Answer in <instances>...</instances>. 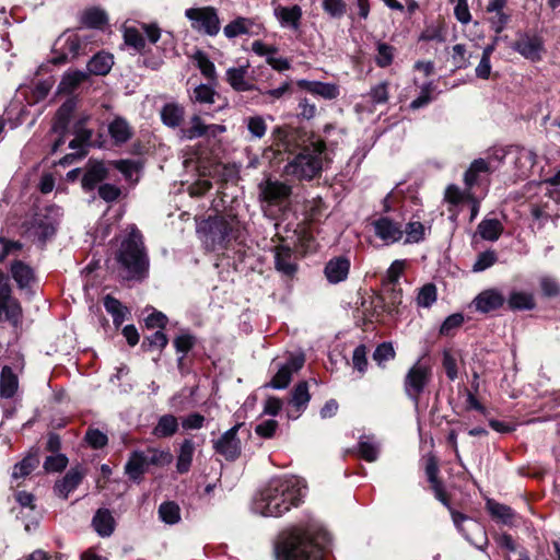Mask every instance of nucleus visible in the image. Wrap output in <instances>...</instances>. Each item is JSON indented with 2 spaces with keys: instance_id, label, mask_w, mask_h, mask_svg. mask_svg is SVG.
<instances>
[{
  "instance_id": "nucleus-1",
  "label": "nucleus",
  "mask_w": 560,
  "mask_h": 560,
  "mask_svg": "<svg viewBox=\"0 0 560 560\" xmlns=\"http://www.w3.org/2000/svg\"><path fill=\"white\" fill-rule=\"evenodd\" d=\"M304 494V487L298 478H275L256 494L252 509L262 516L278 517L299 506Z\"/></svg>"
},
{
  "instance_id": "nucleus-2",
  "label": "nucleus",
  "mask_w": 560,
  "mask_h": 560,
  "mask_svg": "<svg viewBox=\"0 0 560 560\" xmlns=\"http://www.w3.org/2000/svg\"><path fill=\"white\" fill-rule=\"evenodd\" d=\"M115 258L128 280H142L149 270V257L141 232L131 225L120 240Z\"/></svg>"
},
{
  "instance_id": "nucleus-3",
  "label": "nucleus",
  "mask_w": 560,
  "mask_h": 560,
  "mask_svg": "<svg viewBox=\"0 0 560 560\" xmlns=\"http://www.w3.org/2000/svg\"><path fill=\"white\" fill-rule=\"evenodd\" d=\"M326 159V142H310L284 166V174L299 180L318 176Z\"/></svg>"
},
{
  "instance_id": "nucleus-4",
  "label": "nucleus",
  "mask_w": 560,
  "mask_h": 560,
  "mask_svg": "<svg viewBox=\"0 0 560 560\" xmlns=\"http://www.w3.org/2000/svg\"><path fill=\"white\" fill-rule=\"evenodd\" d=\"M278 560H322L323 550L305 532L294 530L277 547Z\"/></svg>"
},
{
  "instance_id": "nucleus-5",
  "label": "nucleus",
  "mask_w": 560,
  "mask_h": 560,
  "mask_svg": "<svg viewBox=\"0 0 560 560\" xmlns=\"http://www.w3.org/2000/svg\"><path fill=\"white\" fill-rule=\"evenodd\" d=\"M432 368L418 360L404 378V389L408 398L418 405L420 396L432 380Z\"/></svg>"
},
{
  "instance_id": "nucleus-6",
  "label": "nucleus",
  "mask_w": 560,
  "mask_h": 560,
  "mask_svg": "<svg viewBox=\"0 0 560 560\" xmlns=\"http://www.w3.org/2000/svg\"><path fill=\"white\" fill-rule=\"evenodd\" d=\"M185 16L190 21L192 30L198 33L215 36L220 32V19L213 7L187 9Z\"/></svg>"
},
{
  "instance_id": "nucleus-7",
  "label": "nucleus",
  "mask_w": 560,
  "mask_h": 560,
  "mask_svg": "<svg viewBox=\"0 0 560 560\" xmlns=\"http://www.w3.org/2000/svg\"><path fill=\"white\" fill-rule=\"evenodd\" d=\"M511 48L532 62L540 61L545 54L542 38L529 32L517 33V38Z\"/></svg>"
},
{
  "instance_id": "nucleus-8",
  "label": "nucleus",
  "mask_w": 560,
  "mask_h": 560,
  "mask_svg": "<svg viewBox=\"0 0 560 560\" xmlns=\"http://www.w3.org/2000/svg\"><path fill=\"white\" fill-rule=\"evenodd\" d=\"M9 320L18 326L22 318V307L16 299L11 295L9 279L0 271V318Z\"/></svg>"
},
{
  "instance_id": "nucleus-9",
  "label": "nucleus",
  "mask_w": 560,
  "mask_h": 560,
  "mask_svg": "<svg viewBox=\"0 0 560 560\" xmlns=\"http://www.w3.org/2000/svg\"><path fill=\"white\" fill-rule=\"evenodd\" d=\"M242 425V423L235 424L213 441L214 452L223 456L228 462H235L241 456L242 443L237 438V432Z\"/></svg>"
},
{
  "instance_id": "nucleus-10",
  "label": "nucleus",
  "mask_w": 560,
  "mask_h": 560,
  "mask_svg": "<svg viewBox=\"0 0 560 560\" xmlns=\"http://www.w3.org/2000/svg\"><path fill=\"white\" fill-rule=\"evenodd\" d=\"M259 199L268 205H279L289 199L292 192L291 186L277 179L267 178L259 183Z\"/></svg>"
},
{
  "instance_id": "nucleus-11",
  "label": "nucleus",
  "mask_w": 560,
  "mask_h": 560,
  "mask_svg": "<svg viewBox=\"0 0 560 560\" xmlns=\"http://www.w3.org/2000/svg\"><path fill=\"white\" fill-rule=\"evenodd\" d=\"M304 362V354H291L285 363L279 365L277 373L266 386L273 389L287 388L292 380V375L303 368Z\"/></svg>"
},
{
  "instance_id": "nucleus-12",
  "label": "nucleus",
  "mask_w": 560,
  "mask_h": 560,
  "mask_svg": "<svg viewBox=\"0 0 560 560\" xmlns=\"http://www.w3.org/2000/svg\"><path fill=\"white\" fill-rule=\"evenodd\" d=\"M374 234L386 245L399 242L404 236L400 221L388 215H382L372 222Z\"/></svg>"
},
{
  "instance_id": "nucleus-13",
  "label": "nucleus",
  "mask_w": 560,
  "mask_h": 560,
  "mask_svg": "<svg viewBox=\"0 0 560 560\" xmlns=\"http://www.w3.org/2000/svg\"><path fill=\"white\" fill-rule=\"evenodd\" d=\"M238 225L235 217H220L209 221L208 236L212 244L223 245L232 237H235L234 232Z\"/></svg>"
},
{
  "instance_id": "nucleus-14",
  "label": "nucleus",
  "mask_w": 560,
  "mask_h": 560,
  "mask_svg": "<svg viewBox=\"0 0 560 560\" xmlns=\"http://www.w3.org/2000/svg\"><path fill=\"white\" fill-rule=\"evenodd\" d=\"M57 222L49 215L37 213L31 221L27 234L35 241L45 244L56 233Z\"/></svg>"
},
{
  "instance_id": "nucleus-15",
  "label": "nucleus",
  "mask_w": 560,
  "mask_h": 560,
  "mask_svg": "<svg viewBox=\"0 0 560 560\" xmlns=\"http://www.w3.org/2000/svg\"><path fill=\"white\" fill-rule=\"evenodd\" d=\"M108 166L102 161L90 160L81 178V186L85 191H92L108 177Z\"/></svg>"
},
{
  "instance_id": "nucleus-16",
  "label": "nucleus",
  "mask_w": 560,
  "mask_h": 560,
  "mask_svg": "<svg viewBox=\"0 0 560 560\" xmlns=\"http://www.w3.org/2000/svg\"><path fill=\"white\" fill-rule=\"evenodd\" d=\"M273 15L282 28L291 31H299L303 16V11L300 5H281L278 4L273 8Z\"/></svg>"
},
{
  "instance_id": "nucleus-17",
  "label": "nucleus",
  "mask_w": 560,
  "mask_h": 560,
  "mask_svg": "<svg viewBox=\"0 0 560 560\" xmlns=\"http://www.w3.org/2000/svg\"><path fill=\"white\" fill-rule=\"evenodd\" d=\"M75 100L69 98L58 108L51 124V132L58 137V140H61L68 135L69 121L75 109Z\"/></svg>"
},
{
  "instance_id": "nucleus-18",
  "label": "nucleus",
  "mask_w": 560,
  "mask_h": 560,
  "mask_svg": "<svg viewBox=\"0 0 560 560\" xmlns=\"http://www.w3.org/2000/svg\"><path fill=\"white\" fill-rule=\"evenodd\" d=\"M505 302L503 294L497 289L480 292L472 301L475 308L480 313H489L500 308Z\"/></svg>"
},
{
  "instance_id": "nucleus-19",
  "label": "nucleus",
  "mask_w": 560,
  "mask_h": 560,
  "mask_svg": "<svg viewBox=\"0 0 560 560\" xmlns=\"http://www.w3.org/2000/svg\"><path fill=\"white\" fill-rule=\"evenodd\" d=\"M298 86L325 100H335L339 96V88L335 83L302 79L298 81Z\"/></svg>"
},
{
  "instance_id": "nucleus-20",
  "label": "nucleus",
  "mask_w": 560,
  "mask_h": 560,
  "mask_svg": "<svg viewBox=\"0 0 560 560\" xmlns=\"http://www.w3.org/2000/svg\"><path fill=\"white\" fill-rule=\"evenodd\" d=\"M350 270V260L339 256L331 258L325 266L324 272L330 283L345 281Z\"/></svg>"
},
{
  "instance_id": "nucleus-21",
  "label": "nucleus",
  "mask_w": 560,
  "mask_h": 560,
  "mask_svg": "<svg viewBox=\"0 0 560 560\" xmlns=\"http://www.w3.org/2000/svg\"><path fill=\"white\" fill-rule=\"evenodd\" d=\"M148 467L149 464L145 452L135 451L130 454V457L125 465V472L129 479L140 482L142 480V476L148 470Z\"/></svg>"
},
{
  "instance_id": "nucleus-22",
  "label": "nucleus",
  "mask_w": 560,
  "mask_h": 560,
  "mask_svg": "<svg viewBox=\"0 0 560 560\" xmlns=\"http://www.w3.org/2000/svg\"><path fill=\"white\" fill-rule=\"evenodd\" d=\"M275 267L277 271L287 277H292L296 272L298 266L290 247L281 245L275 248Z\"/></svg>"
},
{
  "instance_id": "nucleus-23",
  "label": "nucleus",
  "mask_w": 560,
  "mask_h": 560,
  "mask_svg": "<svg viewBox=\"0 0 560 560\" xmlns=\"http://www.w3.org/2000/svg\"><path fill=\"white\" fill-rule=\"evenodd\" d=\"M84 471L80 467L71 468L65 477L55 485V492L58 497L67 499L82 481Z\"/></svg>"
},
{
  "instance_id": "nucleus-24",
  "label": "nucleus",
  "mask_w": 560,
  "mask_h": 560,
  "mask_svg": "<svg viewBox=\"0 0 560 560\" xmlns=\"http://www.w3.org/2000/svg\"><path fill=\"white\" fill-rule=\"evenodd\" d=\"M249 65L232 67L226 70L228 83L237 92H247L254 90V84L247 80Z\"/></svg>"
},
{
  "instance_id": "nucleus-25",
  "label": "nucleus",
  "mask_w": 560,
  "mask_h": 560,
  "mask_svg": "<svg viewBox=\"0 0 560 560\" xmlns=\"http://www.w3.org/2000/svg\"><path fill=\"white\" fill-rule=\"evenodd\" d=\"M226 130L224 125L210 124L207 125L199 116H194L190 119L189 135L195 138H215Z\"/></svg>"
},
{
  "instance_id": "nucleus-26",
  "label": "nucleus",
  "mask_w": 560,
  "mask_h": 560,
  "mask_svg": "<svg viewBox=\"0 0 560 560\" xmlns=\"http://www.w3.org/2000/svg\"><path fill=\"white\" fill-rule=\"evenodd\" d=\"M88 79V72L79 70L67 71L58 84V93L71 94Z\"/></svg>"
},
{
  "instance_id": "nucleus-27",
  "label": "nucleus",
  "mask_w": 560,
  "mask_h": 560,
  "mask_svg": "<svg viewBox=\"0 0 560 560\" xmlns=\"http://www.w3.org/2000/svg\"><path fill=\"white\" fill-rule=\"evenodd\" d=\"M160 115L165 126L176 128L180 126L184 120L185 109L180 104L170 102L162 107Z\"/></svg>"
},
{
  "instance_id": "nucleus-28",
  "label": "nucleus",
  "mask_w": 560,
  "mask_h": 560,
  "mask_svg": "<svg viewBox=\"0 0 560 560\" xmlns=\"http://www.w3.org/2000/svg\"><path fill=\"white\" fill-rule=\"evenodd\" d=\"M92 525L100 536L108 537L115 529V520L109 510L100 509L92 520Z\"/></svg>"
},
{
  "instance_id": "nucleus-29",
  "label": "nucleus",
  "mask_w": 560,
  "mask_h": 560,
  "mask_svg": "<svg viewBox=\"0 0 560 560\" xmlns=\"http://www.w3.org/2000/svg\"><path fill=\"white\" fill-rule=\"evenodd\" d=\"M311 400L308 384L306 381L300 382L292 390L290 404L295 409L294 418H298L306 408Z\"/></svg>"
},
{
  "instance_id": "nucleus-30",
  "label": "nucleus",
  "mask_w": 560,
  "mask_h": 560,
  "mask_svg": "<svg viewBox=\"0 0 560 560\" xmlns=\"http://www.w3.org/2000/svg\"><path fill=\"white\" fill-rule=\"evenodd\" d=\"M12 278L20 289L30 288L35 281L33 269L23 261L16 260L11 266Z\"/></svg>"
},
{
  "instance_id": "nucleus-31",
  "label": "nucleus",
  "mask_w": 560,
  "mask_h": 560,
  "mask_svg": "<svg viewBox=\"0 0 560 560\" xmlns=\"http://www.w3.org/2000/svg\"><path fill=\"white\" fill-rule=\"evenodd\" d=\"M195 453V444L190 439H185L178 451L176 469L179 474H186L189 471Z\"/></svg>"
},
{
  "instance_id": "nucleus-32",
  "label": "nucleus",
  "mask_w": 560,
  "mask_h": 560,
  "mask_svg": "<svg viewBox=\"0 0 560 560\" xmlns=\"http://www.w3.org/2000/svg\"><path fill=\"white\" fill-rule=\"evenodd\" d=\"M18 387V376L10 366H3L0 375V396L2 398H12L15 395Z\"/></svg>"
},
{
  "instance_id": "nucleus-33",
  "label": "nucleus",
  "mask_w": 560,
  "mask_h": 560,
  "mask_svg": "<svg viewBox=\"0 0 560 560\" xmlns=\"http://www.w3.org/2000/svg\"><path fill=\"white\" fill-rule=\"evenodd\" d=\"M508 305L512 311H529L535 307V300L529 292L512 291L508 298Z\"/></svg>"
},
{
  "instance_id": "nucleus-34",
  "label": "nucleus",
  "mask_w": 560,
  "mask_h": 560,
  "mask_svg": "<svg viewBox=\"0 0 560 560\" xmlns=\"http://www.w3.org/2000/svg\"><path fill=\"white\" fill-rule=\"evenodd\" d=\"M39 465L38 452L27 454L21 462L14 465L12 471L13 479L27 477Z\"/></svg>"
},
{
  "instance_id": "nucleus-35",
  "label": "nucleus",
  "mask_w": 560,
  "mask_h": 560,
  "mask_svg": "<svg viewBox=\"0 0 560 560\" xmlns=\"http://www.w3.org/2000/svg\"><path fill=\"white\" fill-rule=\"evenodd\" d=\"M114 65L113 56L105 52L96 54L88 63L89 74L105 75Z\"/></svg>"
},
{
  "instance_id": "nucleus-36",
  "label": "nucleus",
  "mask_w": 560,
  "mask_h": 560,
  "mask_svg": "<svg viewBox=\"0 0 560 560\" xmlns=\"http://www.w3.org/2000/svg\"><path fill=\"white\" fill-rule=\"evenodd\" d=\"M481 238L490 242L498 241L503 232V225L498 219H483L477 228Z\"/></svg>"
},
{
  "instance_id": "nucleus-37",
  "label": "nucleus",
  "mask_w": 560,
  "mask_h": 560,
  "mask_svg": "<svg viewBox=\"0 0 560 560\" xmlns=\"http://www.w3.org/2000/svg\"><path fill=\"white\" fill-rule=\"evenodd\" d=\"M487 172H489V164L486 160L477 159L472 161L464 174V183L467 187V191H471V188L478 183L479 175Z\"/></svg>"
},
{
  "instance_id": "nucleus-38",
  "label": "nucleus",
  "mask_w": 560,
  "mask_h": 560,
  "mask_svg": "<svg viewBox=\"0 0 560 560\" xmlns=\"http://www.w3.org/2000/svg\"><path fill=\"white\" fill-rule=\"evenodd\" d=\"M178 430L177 418L173 415H164L160 417L156 425L153 429V435L156 438H170Z\"/></svg>"
},
{
  "instance_id": "nucleus-39",
  "label": "nucleus",
  "mask_w": 560,
  "mask_h": 560,
  "mask_svg": "<svg viewBox=\"0 0 560 560\" xmlns=\"http://www.w3.org/2000/svg\"><path fill=\"white\" fill-rule=\"evenodd\" d=\"M487 510L489 511L493 518L501 521L503 524H513L515 513L510 506L501 504L494 500H488Z\"/></svg>"
},
{
  "instance_id": "nucleus-40",
  "label": "nucleus",
  "mask_w": 560,
  "mask_h": 560,
  "mask_svg": "<svg viewBox=\"0 0 560 560\" xmlns=\"http://www.w3.org/2000/svg\"><path fill=\"white\" fill-rule=\"evenodd\" d=\"M419 40L422 42H439L443 43L446 40V27L442 21L433 22L428 24L419 36Z\"/></svg>"
},
{
  "instance_id": "nucleus-41",
  "label": "nucleus",
  "mask_w": 560,
  "mask_h": 560,
  "mask_svg": "<svg viewBox=\"0 0 560 560\" xmlns=\"http://www.w3.org/2000/svg\"><path fill=\"white\" fill-rule=\"evenodd\" d=\"M104 307L113 316L114 325L119 327L128 313L127 307L122 306L120 301L109 294L104 298Z\"/></svg>"
},
{
  "instance_id": "nucleus-42",
  "label": "nucleus",
  "mask_w": 560,
  "mask_h": 560,
  "mask_svg": "<svg viewBox=\"0 0 560 560\" xmlns=\"http://www.w3.org/2000/svg\"><path fill=\"white\" fill-rule=\"evenodd\" d=\"M358 452L361 458L375 462L378 457L380 446L373 436H361L358 443Z\"/></svg>"
},
{
  "instance_id": "nucleus-43",
  "label": "nucleus",
  "mask_w": 560,
  "mask_h": 560,
  "mask_svg": "<svg viewBox=\"0 0 560 560\" xmlns=\"http://www.w3.org/2000/svg\"><path fill=\"white\" fill-rule=\"evenodd\" d=\"M108 133L113 140H129L132 137V128L122 117H116L108 125Z\"/></svg>"
},
{
  "instance_id": "nucleus-44",
  "label": "nucleus",
  "mask_w": 560,
  "mask_h": 560,
  "mask_svg": "<svg viewBox=\"0 0 560 560\" xmlns=\"http://www.w3.org/2000/svg\"><path fill=\"white\" fill-rule=\"evenodd\" d=\"M253 22L247 18H236L223 28V33L228 38H234L240 35L248 34Z\"/></svg>"
},
{
  "instance_id": "nucleus-45",
  "label": "nucleus",
  "mask_w": 560,
  "mask_h": 560,
  "mask_svg": "<svg viewBox=\"0 0 560 560\" xmlns=\"http://www.w3.org/2000/svg\"><path fill=\"white\" fill-rule=\"evenodd\" d=\"M108 165L118 170L127 180L132 182V183L138 182V177L135 179L132 177H133V174L138 173L139 170L141 168V163L139 161L117 160V161L108 162Z\"/></svg>"
},
{
  "instance_id": "nucleus-46",
  "label": "nucleus",
  "mask_w": 560,
  "mask_h": 560,
  "mask_svg": "<svg viewBox=\"0 0 560 560\" xmlns=\"http://www.w3.org/2000/svg\"><path fill=\"white\" fill-rule=\"evenodd\" d=\"M81 23L88 27L101 28L107 23V15L98 8H91L82 13Z\"/></svg>"
},
{
  "instance_id": "nucleus-47",
  "label": "nucleus",
  "mask_w": 560,
  "mask_h": 560,
  "mask_svg": "<svg viewBox=\"0 0 560 560\" xmlns=\"http://www.w3.org/2000/svg\"><path fill=\"white\" fill-rule=\"evenodd\" d=\"M192 58L202 75L210 81H215V67L214 63L208 58V56L203 51L198 50L194 54Z\"/></svg>"
},
{
  "instance_id": "nucleus-48",
  "label": "nucleus",
  "mask_w": 560,
  "mask_h": 560,
  "mask_svg": "<svg viewBox=\"0 0 560 560\" xmlns=\"http://www.w3.org/2000/svg\"><path fill=\"white\" fill-rule=\"evenodd\" d=\"M89 143L90 142H69V148L72 151L60 159L59 164L68 166L83 159L88 154Z\"/></svg>"
},
{
  "instance_id": "nucleus-49",
  "label": "nucleus",
  "mask_w": 560,
  "mask_h": 560,
  "mask_svg": "<svg viewBox=\"0 0 560 560\" xmlns=\"http://www.w3.org/2000/svg\"><path fill=\"white\" fill-rule=\"evenodd\" d=\"M471 54L467 50L466 45L456 44L452 47L451 60L456 69H466L470 66Z\"/></svg>"
},
{
  "instance_id": "nucleus-50",
  "label": "nucleus",
  "mask_w": 560,
  "mask_h": 560,
  "mask_svg": "<svg viewBox=\"0 0 560 560\" xmlns=\"http://www.w3.org/2000/svg\"><path fill=\"white\" fill-rule=\"evenodd\" d=\"M59 42H63L62 48L65 57L68 54L71 55L73 58L80 55L83 42L78 34H65L61 38H59Z\"/></svg>"
},
{
  "instance_id": "nucleus-51",
  "label": "nucleus",
  "mask_w": 560,
  "mask_h": 560,
  "mask_svg": "<svg viewBox=\"0 0 560 560\" xmlns=\"http://www.w3.org/2000/svg\"><path fill=\"white\" fill-rule=\"evenodd\" d=\"M160 518L166 524H176L180 520L179 506L174 502H163L159 508Z\"/></svg>"
},
{
  "instance_id": "nucleus-52",
  "label": "nucleus",
  "mask_w": 560,
  "mask_h": 560,
  "mask_svg": "<svg viewBox=\"0 0 560 560\" xmlns=\"http://www.w3.org/2000/svg\"><path fill=\"white\" fill-rule=\"evenodd\" d=\"M147 460L149 466H166L172 463L173 455L168 450L148 448Z\"/></svg>"
},
{
  "instance_id": "nucleus-53",
  "label": "nucleus",
  "mask_w": 560,
  "mask_h": 560,
  "mask_svg": "<svg viewBox=\"0 0 560 560\" xmlns=\"http://www.w3.org/2000/svg\"><path fill=\"white\" fill-rule=\"evenodd\" d=\"M434 90L435 85L433 84V82L424 83L421 86L420 95L409 104L410 109L418 110L429 105L433 101L432 94Z\"/></svg>"
},
{
  "instance_id": "nucleus-54",
  "label": "nucleus",
  "mask_w": 560,
  "mask_h": 560,
  "mask_svg": "<svg viewBox=\"0 0 560 560\" xmlns=\"http://www.w3.org/2000/svg\"><path fill=\"white\" fill-rule=\"evenodd\" d=\"M376 65L381 68L388 67L394 60L395 48L386 43L378 42L376 45Z\"/></svg>"
},
{
  "instance_id": "nucleus-55",
  "label": "nucleus",
  "mask_w": 560,
  "mask_h": 560,
  "mask_svg": "<svg viewBox=\"0 0 560 560\" xmlns=\"http://www.w3.org/2000/svg\"><path fill=\"white\" fill-rule=\"evenodd\" d=\"M404 233L407 235L405 243H419L424 240L425 228L420 221H409Z\"/></svg>"
},
{
  "instance_id": "nucleus-56",
  "label": "nucleus",
  "mask_w": 560,
  "mask_h": 560,
  "mask_svg": "<svg viewBox=\"0 0 560 560\" xmlns=\"http://www.w3.org/2000/svg\"><path fill=\"white\" fill-rule=\"evenodd\" d=\"M217 96V92L211 86L200 84L195 88L191 98L196 103L210 105L214 103Z\"/></svg>"
},
{
  "instance_id": "nucleus-57",
  "label": "nucleus",
  "mask_w": 560,
  "mask_h": 560,
  "mask_svg": "<svg viewBox=\"0 0 560 560\" xmlns=\"http://www.w3.org/2000/svg\"><path fill=\"white\" fill-rule=\"evenodd\" d=\"M126 45L132 47L136 51L142 52L145 47L144 38L141 32L135 27H127L124 32Z\"/></svg>"
},
{
  "instance_id": "nucleus-58",
  "label": "nucleus",
  "mask_w": 560,
  "mask_h": 560,
  "mask_svg": "<svg viewBox=\"0 0 560 560\" xmlns=\"http://www.w3.org/2000/svg\"><path fill=\"white\" fill-rule=\"evenodd\" d=\"M388 83L381 82L373 86L370 92L365 95L368 102L373 105L385 104L388 101Z\"/></svg>"
},
{
  "instance_id": "nucleus-59",
  "label": "nucleus",
  "mask_w": 560,
  "mask_h": 560,
  "mask_svg": "<svg viewBox=\"0 0 560 560\" xmlns=\"http://www.w3.org/2000/svg\"><path fill=\"white\" fill-rule=\"evenodd\" d=\"M290 142H272V144L264 151V158L271 163H280L284 161V152L289 148Z\"/></svg>"
},
{
  "instance_id": "nucleus-60",
  "label": "nucleus",
  "mask_w": 560,
  "mask_h": 560,
  "mask_svg": "<svg viewBox=\"0 0 560 560\" xmlns=\"http://www.w3.org/2000/svg\"><path fill=\"white\" fill-rule=\"evenodd\" d=\"M436 288L432 283L424 284L417 296V304L421 307H430L436 301Z\"/></svg>"
},
{
  "instance_id": "nucleus-61",
  "label": "nucleus",
  "mask_w": 560,
  "mask_h": 560,
  "mask_svg": "<svg viewBox=\"0 0 560 560\" xmlns=\"http://www.w3.org/2000/svg\"><path fill=\"white\" fill-rule=\"evenodd\" d=\"M396 355L395 349L390 342H382L378 345L373 353L374 361L380 365L393 360Z\"/></svg>"
},
{
  "instance_id": "nucleus-62",
  "label": "nucleus",
  "mask_w": 560,
  "mask_h": 560,
  "mask_svg": "<svg viewBox=\"0 0 560 560\" xmlns=\"http://www.w3.org/2000/svg\"><path fill=\"white\" fill-rule=\"evenodd\" d=\"M168 340L164 332L161 330L155 331L153 335L144 338L142 342V348L144 350H153L159 349L162 350L166 347Z\"/></svg>"
},
{
  "instance_id": "nucleus-63",
  "label": "nucleus",
  "mask_w": 560,
  "mask_h": 560,
  "mask_svg": "<svg viewBox=\"0 0 560 560\" xmlns=\"http://www.w3.org/2000/svg\"><path fill=\"white\" fill-rule=\"evenodd\" d=\"M68 465V458L63 454H56L46 457L44 462V469L49 472H57L65 469Z\"/></svg>"
},
{
  "instance_id": "nucleus-64",
  "label": "nucleus",
  "mask_w": 560,
  "mask_h": 560,
  "mask_svg": "<svg viewBox=\"0 0 560 560\" xmlns=\"http://www.w3.org/2000/svg\"><path fill=\"white\" fill-rule=\"evenodd\" d=\"M464 323V316L459 313H455L445 318L440 327V334L443 336L453 335L454 330L459 328Z\"/></svg>"
}]
</instances>
